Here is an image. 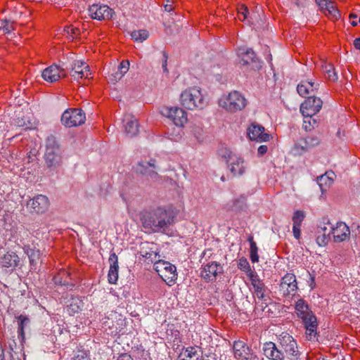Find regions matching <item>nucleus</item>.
Returning a JSON list of instances; mask_svg holds the SVG:
<instances>
[{
	"label": "nucleus",
	"mask_w": 360,
	"mask_h": 360,
	"mask_svg": "<svg viewBox=\"0 0 360 360\" xmlns=\"http://www.w3.org/2000/svg\"><path fill=\"white\" fill-rule=\"evenodd\" d=\"M176 214L171 208L157 207L146 212L142 217V223L145 228L153 232L164 233L174 223Z\"/></svg>",
	"instance_id": "obj_1"
},
{
	"label": "nucleus",
	"mask_w": 360,
	"mask_h": 360,
	"mask_svg": "<svg viewBox=\"0 0 360 360\" xmlns=\"http://www.w3.org/2000/svg\"><path fill=\"white\" fill-rule=\"evenodd\" d=\"M63 148L55 136L49 135L45 141L44 162L50 169L60 167L63 162Z\"/></svg>",
	"instance_id": "obj_2"
},
{
	"label": "nucleus",
	"mask_w": 360,
	"mask_h": 360,
	"mask_svg": "<svg viewBox=\"0 0 360 360\" xmlns=\"http://www.w3.org/2000/svg\"><path fill=\"white\" fill-rule=\"evenodd\" d=\"M295 313L302 320L306 329V335L309 340L316 335V317L310 310L308 304L303 300L299 299L295 303Z\"/></svg>",
	"instance_id": "obj_3"
},
{
	"label": "nucleus",
	"mask_w": 360,
	"mask_h": 360,
	"mask_svg": "<svg viewBox=\"0 0 360 360\" xmlns=\"http://www.w3.org/2000/svg\"><path fill=\"white\" fill-rule=\"evenodd\" d=\"M180 101L181 104L188 110L202 109L205 105L201 90L196 87L184 91L181 94Z\"/></svg>",
	"instance_id": "obj_4"
},
{
	"label": "nucleus",
	"mask_w": 360,
	"mask_h": 360,
	"mask_svg": "<svg viewBox=\"0 0 360 360\" xmlns=\"http://www.w3.org/2000/svg\"><path fill=\"white\" fill-rule=\"evenodd\" d=\"M246 104L245 97L237 91H231L227 96L219 101L220 106L231 112L242 110Z\"/></svg>",
	"instance_id": "obj_5"
},
{
	"label": "nucleus",
	"mask_w": 360,
	"mask_h": 360,
	"mask_svg": "<svg viewBox=\"0 0 360 360\" xmlns=\"http://www.w3.org/2000/svg\"><path fill=\"white\" fill-rule=\"evenodd\" d=\"M86 115L80 108H68L61 116V123L65 127L79 126L85 122Z\"/></svg>",
	"instance_id": "obj_6"
},
{
	"label": "nucleus",
	"mask_w": 360,
	"mask_h": 360,
	"mask_svg": "<svg viewBox=\"0 0 360 360\" xmlns=\"http://www.w3.org/2000/svg\"><path fill=\"white\" fill-rule=\"evenodd\" d=\"M320 143L321 139L319 136L307 135L295 143L292 152L295 155H301L319 146Z\"/></svg>",
	"instance_id": "obj_7"
},
{
	"label": "nucleus",
	"mask_w": 360,
	"mask_h": 360,
	"mask_svg": "<svg viewBox=\"0 0 360 360\" xmlns=\"http://www.w3.org/2000/svg\"><path fill=\"white\" fill-rule=\"evenodd\" d=\"M279 343L287 357L290 360H297L300 352L298 350L295 340L289 334L285 333L279 338Z\"/></svg>",
	"instance_id": "obj_8"
},
{
	"label": "nucleus",
	"mask_w": 360,
	"mask_h": 360,
	"mask_svg": "<svg viewBox=\"0 0 360 360\" xmlns=\"http://www.w3.org/2000/svg\"><path fill=\"white\" fill-rule=\"evenodd\" d=\"M221 264L217 262L212 261L203 264L200 268V276L206 282H212L217 279V276L223 273Z\"/></svg>",
	"instance_id": "obj_9"
},
{
	"label": "nucleus",
	"mask_w": 360,
	"mask_h": 360,
	"mask_svg": "<svg viewBox=\"0 0 360 360\" xmlns=\"http://www.w3.org/2000/svg\"><path fill=\"white\" fill-rule=\"evenodd\" d=\"M162 114L172 120L174 124L178 127H183L187 122V113L179 107H165L162 110Z\"/></svg>",
	"instance_id": "obj_10"
},
{
	"label": "nucleus",
	"mask_w": 360,
	"mask_h": 360,
	"mask_svg": "<svg viewBox=\"0 0 360 360\" xmlns=\"http://www.w3.org/2000/svg\"><path fill=\"white\" fill-rule=\"evenodd\" d=\"M323 101L320 98L314 96H308L301 104L300 112L302 115H315L322 108Z\"/></svg>",
	"instance_id": "obj_11"
},
{
	"label": "nucleus",
	"mask_w": 360,
	"mask_h": 360,
	"mask_svg": "<svg viewBox=\"0 0 360 360\" xmlns=\"http://www.w3.org/2000/svg\"><path fill=\"white\" fill-rule=\"evenodd\" d=\"M89 15L98 20H110L112 18L114 11L107 5L93 4L89 8Z\"/></svg>",
	"instance_id": "obj_12"
},
{
	"label": "nucleus",
	"mask_w": 360,
	"mask_h": 360,
	"mask_svg": "<svg viewBox=\"0 0 360 360\" xmlns=\"http://www.w3.org/2000/svg\"><path fill=\"white\" fill-rule=\"evenodd\" d=\"M27 207L33 212L42 214L48 210L49 200L44 195H37L27 202Z\"/></svg>",
	"instance_id": "obj_13"
},
{
	"label": "nucleus",
	"mask_w": 360,
	"mask_h": 360,
	"mask_svg": "<svg viewBox=\"0 0 360 360\" xmlns=\"http://www.w3.org/2000/svg\"><path fill=\"white\" fill-rule=\"evenodd\" d=\"M227 164L233 176H241L244 174L246 164L241 157L230 153L228 155Z\"/></svg>",
	"instance_id": "obj_14"
},
{
	"label": "nucleus",
	"mask_w": 360,
	"mask_h": 360,
	"mask_svg": "<svg viewBox=\"0 0 360 360\" xmlns=\"http://www.w3.org/2000/svg\"><path fill=\"white\" fill-rule=\"evenodd\" d=\"M239 55L241 56V64L243 65H250L252 69L258 70L262 68V62L256 56L255 53L251 49H240Z\"/></svg>",
	"instance_id": "obj_15"
},
{
	"label": "nucleus",
	"mask_w": 360,
	"mask_h": 360,
	"mask_svg": "<svg viewBox=\"0 0 360 360\" xmlns=\"http://www.w3.org/2000/svg\"><path fill=\"white\" fill-rule=\"evenodd\" d=\"M156 169L155 160L153 159H151L148 162H139L135 167V170L137 173L150 177L153 179L158 177V172L155 171Z\"/></svg>",
	"instance_id": "obj_16"
},
{
	"label": "nucleus",
	"mask_w": 360,
	"mask_h": 360,
	"mask_svg": "<svg viewBox=\"0 0 360 360\" xmlns=\"http://www.w3.org/2000/svg\"><path fill=\"white\" fill-rule=\"evenodd\" d=\"M248 136L250 139L259 142H266L270 139V135L264 132V127L257 123L251 124L248 128Z\"/></svg>",
	"instance_id": "obj_17"
},
{
	"label": "nucleus",
	"mask_w": 360,
	"mask_h": 360,
	"mask_svg": "<svg viewBox=\"0 0 360 360\" xmlns=\"http://www.w3.org/2000/svg\"><path fill=\"white\" fill-rule=\"evenodd\" d=\"M280 288L283 294L288 295L294 294L297 290V283L295 274L288 273L282 278L280 283Z\"/></svg>",
	"instance_id": "obj_18"
},
{
	"label": "nucleus",
	"mask_w": 360,
	"mask_h": 360,
	"mask_svg": "<svg viewBox=\"0 0 360 360\" xmlns=\"http://www.w3.org/2000/svg\"><path fill=\"white\" fill-rule=\"evenodd\" d=\"M41 76L46 82L53 83L58 81L62 77H65L66 75L63 69H60L58 66L52 65L44 70Z\"/></svg>",
	"instance_id": "obj_19"
},
{
	"label": "nucleus",
	"mask_w": 360,
	"mask_h": 360,
	"mask_svg": "<svg viewBox=\"0 0 360 360\" xmlns=\"http://www.w3.org/2000/svg\"><path fill=\"white\" fill-rule=\"evenodd\" d=\"M264 355L270 360H283L285 354L280 350L273 342H267L263 345Z\"/></svg>",
	"instance_id": "obj_20"
},
{
	"label": "nucleus",
	"mask_w": 360,
	"mask_h": 360,
	"mask_svg": "<svg viewBox=\"0 0 360 360\" xmlns=\"http://www.w3.org/2000/svg\"><path fill=\"white\" fill-rule=\"evenodd\" d=\"M334 241L340 243L346 240L350 234V231L347 225L344 222H338L335 227L332 228Z\"/></svg>",
	"instance_id": "obj_21"
},
{
	"label": "nucleus",
	"mask_w": 360,
	"mask_h": 360,
	"mask_svg": "<svg viewBox=\"0 0 360 360\" xmlns=\"http://www.w3.org/2000/svg\"><path fill=\"white\" fill-rule=\"evenodd\" d=\"M70 75L74 79L78 80L82 78L87 79L91 73L87 65L82 61H76L72 65Z\"/></svg>",
	"instance_id": "obj_22"
},
{
	"label": "nucleus",
	"mask_w": 360,
	"mask_h": 360,
	"mask_svg": "<svg viewBox=\"0 0 360 360\" xmlns=\"http://www.w3.org/2000/svg\"><path fill=\"white\" fill-rule=\"evenodd\" d=\"M0 264L4 268L13 270L20 265V259L16 253L8 252L1 257Z\"/></svg>",
	"instance_id": "obj_23"
},
{
	"label": "nucleus",
	"mask_w": 360,
	"mask_h": 360,
	"mask_svg": "<svg viewBox=\"0 0 360 360\" xmlns=\"http://www.w3.org/2000/svg\"><path fill=\"white\" fill-rule=\"evenodd\" d=\"M181 355H184V358L179 360H203L202 352L199 347H188L182 349Z\"/></svg>",
	"instance_id": "obj_24"
},
{
	"label": "nucleus",
	"mask_w": 360,
	"mask_h": 360,
	"mask_svg": "<svg viewBox=\"0 0 360 360\" xmlns=\"http://www.w3.org/2000/svg\"><path fill=\"white\" fill-rule=\"evenodd\" d=\"M319 86V83L313 82L312 81L305 80L302 81L297 87V93L302 97H306L308 94L314 93L318 89Z\"/></svg>",
	"instance_id": "obj_25"
},
{
	"label": "nucleus",
	"mask_w": 360,
	"mask_h": 360,
	"mask_svg": "<svg viewBox=\"0 0 360 360\" xmlns=\"http://www.w3.org/2000/svg\"><path fill=\"white\" fill-rule=\"evenodd\" d=\"M165 272L160 274V277L168 285L171 286L174 284L177 279L176 268L174 264L169 262L168 265H167V268L165 269Z\"/></svg>",
	"instance_id": "obj_26"
},
{
	"label": "nucleus",
	"mask_w": 360,
	"mask_h": 360,
	"mask_svg": "<svg viewBox=\"0 0 360 360\" xmlns=\"http://www.w3.org/2000/svg\"><path fill=\"white\" fill-rule=\"evenodd\" d=\"M234 356L238 360H242L248 353L251 352L249 347L241 340L235 341L233 345Z\"/></svg>",
	"instance_id": "obj_27"
},
{
	"label": "nucleus",
	"mask_w": 360,
	"mask_h": 360,
	"mask_svg": "<svg viewBox=\"0 0 360 360\" xmlns=\"http://www.w3.org/2000/svg\"><path fill=\"white\" fill-rule=\"evenodd\" d=\"M333 172H326L325 174L321 175L317 178V183L321 190L322 192L327 190V188L332 184L333 183V176H334Z\"/></svg>",
	"instance_id": "obj_28"
},
{
	"label": "nucleus",
	"mask_w": 360,
	"mask_h": 360,
	"mask_svg": "<svg viewBox=\"0 0 360 360\" xmlns=\"http://www.w3.org/2000/svg\"><path fill=\"white\" fill-rule=\"evenodd\" d=\"M324 13L326 15L332 18L333 20H338L340 17V13L336 8L333 1H328L324 4Z\"/></svg>",
	"instance_id": "obj_29"
},
{
	"label": "nucleus",
	"mask_w": 360,
	"mask_h": 360,
	"mask_svg": "<svg viewBox=\"0 0 360 360\" xmlns=\"http://www.w3.org/2000/svg\"><path fill=\"white\" fill-rule=\"evenodd\" d=\"M129 68V60H123L118 66L117 70L112 75L111 80L112 81H118L122 79V77L124 75L125 73L127 72Z\"/></svg>",
	"instance_id": "obj_30"
},
{
	"label": "nucleus",
	"mask_w": 360,
	"mask_h": 360,
	"mask_svg": "<svg viewBox=\"0 0 360 360\" xmlns=\"http://www.w3.org/2000/svg\"><path fill=\"white\" fill-rule=\"evenodd\" d=\"M25 253L29 257L31 269H35L38 261L39 260L40 251L39 250L29 248L25 250Z\"/></svg>",
	"instance_id": "obj_31"
},
{
	"label": "nucleus",
	"mask_w": 360,
	"mask_h": 360,
	"mask_svg": "<svg viewBox=\"0 0 360 360\" xmlns=\"http://www.w3.org/2000/svg\"><path fill=\"white\" fill-rule=\"evenodd\" d=\"M124 127L126 134L130 137L136 136L139 132V123L135 119L127 121Z\"/></svg>",
	"instance_id": "obj_32"
},
{
	"label": "nucleus",
	"mask_w": 360,
	"mask_h": 360,
	"mask_svg": "<svg viewBox=\"0 0 360 360\" xmlns=\"http://www.w3.org/2000/svg\"><path fill=\"white\" fill-rule=\"evenodd\" d=\"M304 121L302 127L306 131H310L318 127L319 122L316 119L314 118V115H302Z\"/></svg>",
	"instance_id": "obj_33"
},
{
	"label": "nucleus",
	"mask_w": 360,
	"mask_h": 360,
	"mask_svg": "<svg viewBox=\"0 0 360 360\" xmlns=\"http://www.w3.org/2000/svg\"><path fill=\"white\" fill-rule=\"evenodd\" d=\"M248 240L250 242V257L252 262L255 263L259 261L258 248L253 240V236H250Z\"/></svg>",
	"instance_id": "obj_34"
},
{
	"label": "nucleus",
	"mask_w": 360,
	"mask_h": 360,
	"mask_svg": "<svg viewBox=\"0 0 360 360\" xmlns=\"http://www.w3.org/2000/svg\"><path fill=\"white\" fill-rule=\"evenodd\" d=\"M69 274L65 271H60L54 276L53 281L56 285H68L69 284L68 278Z\"/></svg>",
	"instance_id": "obj_35"
},
{
	"label": "nucleus",
	"mask_w": 360,
	"mask_h": 360,
	"mask_svg": "<svg viewBox=\"0 0 360 360\" xmlns=\"http://www.w3.org/2000/svg\"><path fill=\"white\" fill-rule=\"evenodd\" d=\"M323 72L326 74L327 77L329 80L335 82L338 80V74L335 70L334 66L333 64L330 63H325L323 65H322Z\"/></svg>",
	"instance_id": "obj_36"
},
{
	"label": "nucleus",
	"mask_w": 360,
	"mask_h": 360,
	"mask_svg": "<svg viewBox=\"0 0 360 360\" xmlns=\"http://www.w3.org/2000/svg\"><path fill=\"white\" fill-rule=\"evenodd\" d=\"M131 38L138 42H142L148 37V32L146 30H134L131 34Z\"/></svg>",
	"instance_id": "obj_37"
},
{
	"label": "nucleus",
	"mask_w": 360,
	"mask_h": 360,
	"mask_svg": "<svg viewBox=\"0 0 360 360\" xmlns=\"http://www.w3.org/2000/svg\"><path fill=\"white\" fill-rule=\"evenodd\" d=\"M18 333L19 335H20L22 337V338H24V328L29 324L30 319L24 315H20L18 317Z\"/></svg>",
	"instance_id": "obj_38"
},
{
	"label": "nucleus",
	"mask_w": 360,
	"mask_h": 360,
	"mask_svg": "<svg viewBox=\"0 0 360 360\" xmlns=\"http://www.w3.org/2000/svg\"><path fill=\"white\" fill-rule=\"evenodd\" d=\"M254 294L257 297L258 299L263 300L265 297L264 293L266 291L265 284L262 282L257 283V285L253 286Z\"/></svg>",
	"instance_id": "obj_39"
},
{
	"label": "nucleus",
	"mask_w": 360,
	"mask_h": 360,
	"mask_svg": "<svg viewBox=\"0 0 360 360\" xmlns=\"http://www.w3.org/2000/svg\"><path fill=\"white\" fill-rule=\"evenodd\" d=\"M237 11L238 18L240 20L245 21L247 20L248 22H250V20H249V10L246 6L240 5L237 8Z\"/></svg>",
	"instance_id": "obj_40"
},
{
	"label": "nucleus",
	"mask_w": 360,
	"mask_h": 360,
	"mask_svg": "<svg viewBox=\"0 0 360 360\" xmlns=\"http://www.w3.org/2000/svg\"><path fill=\"white\" fill-rule=\"evenodd\" d=\"M153 263V268L155 271L159 276H160L161 274L165 272V269L167 268V265H168L169 262L161 260L158 258Z\"/></svg>",
	"instance_id": "obj_41"
},
{
	"label": "nucleus",
	"mask_w": 360,
	"mask_h": 360,
	"mask_svg": "<svg viewBox=\"0 0 360 360\" xmlns=\"http://www.w3.org/2000/svg\"><path fill=\"white\" fill-rule=\"evenodd\" d=\"M305 217L304 212L303 211L297 210L294 212L292 217L293 226H301L302 222Z\"/></svg>",
	"instance_id": "obj_42"
},
{
	"label": "nucleus",
	"mask_w": 360,
	"mask_h": 360,
	"mask_svg": "<svg viewBox=\"0 0 360 360\" xmlns=\"http://www.w3.org/2000/svg\"><path fill=\"white\" fill-rule=\"evenodd\" d=\"M238 266L240 270L248 274L252 271L248 261L244 257H242L239 259Z\"/></svg>",
	"instance_id": "obj_43"
},
{
	"label": "nucleus",
	"mask_w": 360,
	"mask_h": 360,
	"mask_svg": "<svg viewBox=\"0 0 360 360\" xmlns=\"http://www.w3.org/2000/svg\"><path fill=\"white\" fill-rule=\"evenodd\" d=\"M108 261L110 269L119 270L118 257L115 252L110 254Z\"/></svg>",
	"instance_id": "obj_44"
},
{
	"label": "nucleus",
	"mask_w": 360,
	"mask_h": 360,
	"mask_svg": "<svg viewBox=\"0 0 360 360\" xmlns=\"http://www.w3.org/2000/svg\"><path fill=\"white\" fill-rule=\"evenodd\" d=\"M140 253L143 257H146V259H150V261L151 262H154L158 258L160 257L158 254L153 251L147 252V251H143V250H141Z\"/></svg>",
	"instance_id": "obj_45"
},
{
	"label": "nucleus",
	"mask_w": 360,
	"mask_h": 360,
	"mask_svg": "<svg viewBox=\"0 0 360 360\" xmlns=\"http://www.w3.org/2000/svg\"><path fill=\"white\" fill-rule=\"evenodd\" d=\"M245 198L244 197H241L240 198L236 199L233 201V205L232 207V210L237 212L243 208L245 206Z\"/></svg>",
	"instance_id": "obj_46"
},
{
	"label": "nucleus",
	"mask_w": 360,
	"mask_h": 360,
	"mask_svg": "<svg viewBox=\"0 0 360 360\" xmlns=\"http://www.w3.org/2000/svg\"><path fill=\"white\" fill-rule=\"evenodd\" d=\"M108 281L111 284H115L118 279V270L109 269L108 271Z\"/></svg>",
	"instance_id": "obj_47"
},
{
	"label": "nucleus",
	"mask_w": 360,
	"mask_h": 360,
	"mask_svg": "<svg viewBox=\"0 0 360 360\" xmlns=\"http://www.w3.org/2000/svg\"><path fill=\"white\" fill-rule=\"evenodd\" d=\"M192 133L198 141L201 142L203 139L202 129L200 127H195L192 130Z\"/></svg>",
	"instance_id": "obj_48"
},
{
	"label": "nucleus",
	"mask_w": 360,
	"mask_h": 360,
	"mask_svg": "<svg viewBox=\"0 0 360 360\" xmlns=\"http://www.w3.org/2000/svg\"><path fill=\"white\" fill-rule=\"evenodd\" d=\"M248 276L250 278V280L251 281V283L252 285V287L257 284V283L262 282V280L259 278L258 275L256 272L251 271L248 274Z\"/></svg>",
	"instance_id": "obj_49"
},
{
	"label": "nucleus",
	"mask_w": 360,
	"mask_h": 360,
	"mask_svg": "<svg viewBox=\"0 0 360 360\" xmlns=\"http://www.w3.org/2000/svg\"><path fill=\"white\" fill-rule=\"evenodd\" d=\"M73 360H90V358L86 352L84 350H79L77 352V354L74 356Z\"/></svg>",
	"instance_id": "obj_50"
},
{
	"label": "nucleus",
	"mask_w": 360,
	"mask_h": 360,
	"mask_svg": "<svg viewBox=\"0 0 360 360\" xmlns=\"http://www.w3.org/2000/svg\"><path fill=\"white\" fill-rule=\"evenodd\" d=\"M328 242V236L323 233L321 236L316 238V243L319 246H325Z\"/></svg>",
	"instance_id": "obj_51"
},
{
	"label": "nucleus",
	"mask_w": 360,
	"mask_h": 360,
	"mask_svg": "<svg viewBox=\"0 0 360 360\" xmlns=\"http://www.w3.org/2000/svg\"><path fill=\"white\" fill-rule=\"evenodd\" d=\"M179 30V26L175 23H172V25L167 26L165 28V31L167 34H174L177 33Z\"/></svg>",
	"instance_id": "obj_52"
},
{
	"label": "nucleus",
	"mask_w": 360,
	"mask_h": 360,
	"mask_svg": "<svg viewBox=\"0 0 360 360\" xmlns=\"http://www.w3.org/2000/svg\"><path fill=\"white\" fill-rule=\"evenodd\" d=\"M1 28L6 33H10L14 29L13 24L7 20L4 22V25L1 27Z\"/></svg>",
	"instance_id": "obj_53"
},
{
	"label": "nucleus",
	"mask_w": 360,
	"mask_h": 360,
	"mask_svg": "<svg viewBox=\"0 0 360 360\" xmlns=\"http://www.w3.org/2000/svg\"><path fill=\"white\" fill-rule=\"evenodd\" d=\"M68 34H71L72 37H74L79 34V30L77 27H73L72 26L68 27L66 30Z\"/></svg>",
	"instance_id": "obj_54"
},
{
	"label": "nucleus",
	"mask_w": 360,
	"mask_h": 360,
	"mask_svg": "<svg viewBox=\"0 0 360 360\" xmlns=\"http://www.w3.org/2000/svg\"><path fill=\"white\" fill-rule=\"evenodd\" d=\"M293 235L295 238L299 239L300 238L301 230L300 226H292Z\"/></svg>",
	"instance_id": "obj_55"
},
{
	"label": "nucleus",
	"mask_w": 360,
	"mask_h": 360,
	"mask_svg": "<svg viewBox=\"0 0 360 360\" xmlns=\"http://www.w3.org/2000/svg\"><path fill=\"white\" fill-rule=\"evenodd\" d=\"M267 146L262 145L258 148L257 153L259 155L262 156L267 152Z\"/></svg>",
	"instance_id": "obj_56"
},
{
	"label": "nucleus",
	"mask_w": 360,
	"mask_h": 360,
	"mask_svg": "<svg viewBox=\"0 0 360 360\" xmlns=\"http://www.w3.org/2000/svg\"><path fill=\"white\" fill-rule=\"evenodd\" d=\"M242 360H259V359L257 355L250 352L248 353V355L245 357H244Z\"/></svg>",
	"instance_id": "obj_57"
},
{
	"label": "nucleus",
	"mask_w": 360,
	"mask_h": 360,
	"mask_svg": "<svg viewBox=\"0 0 360 360\" xmlns=\"http://www.w3.org/2000/svg\"><path fill=\"white\" fill-rule=\"evenodd\" d=\"M163 56H164L165 60L162 62V67L163 71L165 72H168V69L167 68V55L165 53H164Z\"/></svg>",
	"instance_id": "obj_58"
},
{
	"label": "nucleus",
	"mask_w": 360,
	"mask_h": 360,
	"mask_svg": "<svg viewBox=\"0 0 360 360\" xmlns=\"http://www.w3.org/2000/svg\"><path fill=\"white\" fill-rule=\"evenodd\" d=\"M117 360H133V359L127 354H122L119 356Z\"/></svg>",
	"instance_id": "obj_59"
},
{
	"label": "nucleus",
	"mask_w": 360,
	"mask_h": 360,
	"mask_svg": "<svg viewBox=\"0 0 360 360\" xmlns=\"http://www.w3.org/2000/svg\"><path fill=\"white\" fill-rule=\"evenodd\" d=\"M354 46L356 49L360 50V37H358L354 39Z\"/></svg>",
	"instance_id": "obj_60"
},
{
	"label": "nucleus",
	"mask_w": 360,
	"mask_h": 360,
	"mask_svg": "<svg viewBox=\"0 0 360 360\" xmlns=\"http://www.w3.org/2000/svg\"><path fill=\"white\" fill-rule=\"evenodd\" d=\"M164 8H165V11H167V12H170L173 10V7L171 4H165L164 6Z\"/></svg>",
	"instance_id": "obj_61"
},
{
	"label": "nucleus",
	"mask_w": 360,
	"mask_h": 360,
	"mask_svg": "<svg viewBox=\"0 0 360 360\" xmlns=\"http://www.w3.org/2000/svg\"><path fill=\"white\" fill-rule=\"evenodd\" d=\"M310 280H311V283H309V286L311 287V289H313L315 286V283H314V278L313 276H311L310 274Z\"/></svg>",
	"instance_id": "obj_62"
},
{
	"label": "nucleus",
	"mask_w": 360,
	"mask_h": 360,
	"mask_svg": "<svg viewBox=\"0 0 360 360\" xmlns=\"http://www.w3.org/2000/svg\"><path fill=\"white\" fill-rule=\"evenodd\" d=\"M326 2H328V0H316V3L319 5V6H322V4H324Z\"/></svg>",
	"instance_id": "obj_63"
},
{
	"label": "nucleus",
	"mask_w": 360,
	"mask_h": 360,
	"mask_svg": "<svg viewBox=\"0 0 360 360\" xmlns=\"http://www.w3.org/2000/svg\"><path fill=\"white\" fill-rule=\"evenodd\" d=\"M70 307L72 309L74 312H77L79 311V309L78 306H76V307H75V305L72 304H71Z\"/></svg>",
	"instance_id": "obj_64"
}]
</instances>
